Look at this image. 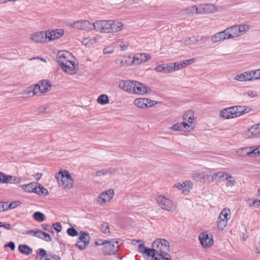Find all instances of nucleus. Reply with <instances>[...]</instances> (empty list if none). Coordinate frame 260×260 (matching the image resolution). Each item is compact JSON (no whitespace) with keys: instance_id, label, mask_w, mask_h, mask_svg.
<instances>
[{"instance_id":"nucleus-1","label":"nucleus","mask_w":260,"mask_h":260,"mask_svg":"<svg viewBox=\"0 0 260 260\" xmlns=\"http://www.w3.org/2000/svg\"><path fill=\"white\" fill-rule=\"evenodd\" d=\"M152 247L154 251H153V258L167 256L170 255L168 252L170 251V243L164 239H157L152 243Z\"/></svg>"},{"instance_id":"nucleus-2","label":"nucleus","mask_w":260,"mask_h":260,"mask_svg":"<svg viewBox=\"0 0 260 260\" xmlns=\"http://www.w3.org/2000/svg\"><path fill=\"white\" fill-rule=\"evenodd\" d=\"M59 186L64 189H69L73 187V179L68 171H60L55 175Z\"/></svg>"},{"instance_id":"nucleus-3","label":"nucleus","mask_w":260,"mask_h":260,"mask_svg":"<svg viewBox=\"0 0 260 260\" xmlns=\"http://www.w3.org/2000/svg\"><path fill=\"white\" fill-rule=\"evenodd\" d=\"M52 86L49 80H41L34 86V96H39L50 90Z\"/></svg>"},{"instance_id":"nucleus-4","label":"nucleus","mask_w":260,"mask_h":260,"mask_svg":"<svg viewBox=\"0 0 260 260\" xmlns=\"http://www.w3.org/2000/svg\"><path fill=\"white\" fill-rule=\"evenodd\" d=\"M157 203L161 209L165 210L171 211L175 210L176 205L174 202L164 196L160 195L156 200Z\"/></svg>"},{"instance_id":"nucleus-5","label":"nucleus","mask_w":260,"mask_h":260,"mask_svg":"<svg viewBox=\"0 0 260 260\" xmlns=\"http://www.w3.org/2000/svg\"><path fill=\"white\" fill-rule=\"evenodd\" d=\"M110 20H100L93 23V29L100 32L110 33Z\"/></svg>"},{"instance_id":"nucleus-6","label":"nucleus","mask_w":260,"mask_h":260,"mask_svg":"<svg viewBox=\"0 0 260 260\" xmlns=\"http://www.w3.org/2000/svg\"><path fill=\"white\" fill-rule=\"evenodd\" d=\"M90 237L89 234L84 232H81V235L78 238V240L75 244V246L79 249L83 250L89 244Z\"/></svg>"},{"instance_id":"nucleus-7","label":"nucleus","mask_w":260,"mask_h":260,"mask_svg":"<svg viewBox=\"0 0 260 260\" xmlns=\"http://www.w3.org/2000/svg\"><path fill=\"white\" fill-rule=\"evenodd\" d=\"M70 57L75 59L73 56H72V54L70 52L64 50L59 51L57 54L56 61L59 65H61V63H67L70 61H72L70 60Z\"/></svg>"},{"instance_id":"nucleus-8","label":"nucleus","mask_w":260,"mask_h":260,"mask_svg":"<svg viewBox=\"0 0 260 260\" xmlns=\"http://www.w3.org/2000/svg\"><path fill=\"white\" fill-rule=\"evenodd\" d=\"M134 104L139 108H144L153 106L156 102L146 98H138L135 100Z\"/></svg>"},{"instance_id":"nucleus-9","label":"nucleus","mask_w":260,"mask_h":260,"mask_svg":"<svg viewBox=\"0 0 260 260\" xmlns=\"http://www.w3.org/2000/svg\"><path fill=\"white\" fill-rule=\"evenodd\" d=\"M72 25L74 28L87 31L93 29V23H91L88 20H79L73 23Z\"/></svg>"},{"instance_id":"nucleus-10","label":"nucleus","mask_w":260,"mask_h":260,"mask_svg":"<svg viewBox=\"0 0 260 260\" xmlns=\"http://www.w3.org/2000/svg\"><path fill=\"white\" fill-rule=\"evenodd\" d=\"M135 81L121 80L119 83V87L122 90L133 93L135 91Z\"/></svg>"},{"instance_id":"nucleus-11","label":"nucleus","mask_w":260,"mask_h":260,"mask_svg":"<svg viewBox=\"0 0 260 260\" xmlns=\"http://www.w3.org/2000/svg\"><path fill=\"white\" fill-rule=\"evenodd\" d=\"M200 243L203 247H210L213 244V238H210L209 235L205 233H201L199 236Z\"/></svg>"},{"instance_id":"nucleus-12","label":"nucleus","mask_w":260,"mask_h":260,"mask_svg":"<svg viewBox=\"0 0 260 260\" xmlns=\"http://www.w3.org/2000/svg\"><path fill=\"white\" fill-rule=\"evenodd\" d=\"M109 242L107 244H105L103 248L104 254L108 255L116 254L118 252V246H117L116 247L113 243H111L110 241H109Z\"/></svg>"},{"instance_id":"nucleus-13","label":"nucleus","mask_w":260,"mask_h":260,"mask_svg":"<svg viewBox=\"0 0 260 260\" xmlns=\"http://www.w3.org/2000/svg\"><path fill=\"white\" fill-rule=\"evenodd\" d=\"M134 85H135V91L133 92V93L144 94L150 92L151 90L148 87L136 81H135Z\"/></svg>"},{"instance_id":"nucleus-14","label":"nucleus","mask_w":260,"mask_h":260,"mask_svg":"<svg viewBox=\"0 0 260 260\" xmlns=\"http://www.w3.org/2000/svg\"><path fill=\"white\" fill-rule=\"evenodd\" d=\"M34 236L47 242H51L52 240V237L49 234L37 229H34Z\"/></svg>"},{"instance_id":"nucleus-15","label":"nucleus","mask_w":260,"mask_h":260,"mask_svg":"<svg viewBox=\"0 0 260 260\" xmlns=\"http://www.w3.org/2000/svg\"><path fill=\"white\" fill-rule=\"evenodd\" d=\"M226 29H224V30L219 32L215 34L212 37V41L214 43H216L222 41H224L225 40L230 39L228 37V34L226 32Z\"/></svg>"},{"instance_id":"nucleus-16","label":"nucleus","mask_w":260,"mask_h":260,"mask_svg":"<svg viewBox=\"0 0 260 260\" xmlns=\"http://www.w3.org/2000/svg\"><path fill=\"white\" fill-rule=\"evenodd\" d=\"M233 109L235 108L234 112L235 116L236 117L240 116L244 114L249 113L251 111V109L250 107L247 106H233Z\"/></svg>"},{"instance_id":"nucleus-17","label":"nucleus","mask_w":260,"mask_h":260,"mask_svg":"<svg viewBox=\"0 0 260 260\" xmlns=\"http://www.w3.org/2000/svg\"><path fill=\"white\" fill-rule=\"evenodd\" d=\"M194 8L196 9V13L198 14L202 13L201 9H202L205 13H213L215 11V7L214 5L211 4H206L202 7H200V8L197 6H193V8L194 9Z\"/></svg>"},{"instance_id":"nucleus-18","label":"nucleus","mask_w":260,"mask_h":260,"mask_svg":"<svg viewBox=\"0 0 260 260\" xmlns=\"http://www.w3.org/2000/svg\"><path fill=\"white\" fill-rule=\"evenodd\" d=\"M234 109L233 107L227 108L223 109L220 113V115L225 119L233 118L236 117L235 116Z\"/></svg>"},{"instance_id":"nucleus-19","label":"nucleus","mask_w":260,"mask_h":260,"mask_svg":"<svg viewBox=\"0 0 260 260\" xmlns=\"http://www.w3.org/2000/svg\"><path fill=\"white\" fill-rule=\"evenodd\" d=\"M69 62L72 64V66L68 65L67 63H61V65L59 66L64 72L68 74H72V72L74 71H77L78 67L75 64L74 61H70Z\"/></svg>"},{"instance_id":"nucleus-20","label":"nucleus","mask_w":260,"mask_h":260,"mask_svg":"<svg viewBox=\"0 0 260 260\" xmlns=\"http://www.w3.org/2000/svg\"><path fill=\"white\" fill-rule=\"evenodd\" d=\"M135 63L139 64L145 62L150 58V55L145 53L136 54L134 56Z\"/></svg>"},{"instance_id":"nucleus-21","label":"nucleus","mask_w":260,"mask_h":260,"mask_svg":"<svg viewBox=\"0 0 260 260\" xmlns=\"http://www.w3.org/2000/svg\"><path fill=\"white\" fill-rule=\"evenodd\" d=\"M36 185L34 187V193H36L40 196H46L48 194V190L45 188L42 184L38 182H34Z\"/></svg>"},{"instance_id":"nucleus-22","label":"nucleus","mask_w":260,"mask_h":260,"mask_svg":"<svg viewBox=\"0 0 260 260\" xmlns=\"http://www.w3.org/2000/svg\"><path fill=\"white\" fill-rule=\"evenodd\" d=\"M138 248L140 252L143 253L144 255L148 257L151 256L152 258H153V251H154V249H153V248H150L145 247L143 243L140 244L138 246Z\"/></svg>"},{"instance_id":"nucleus-23","label":"nucleus","mask_w":260,"mask_h":260,"mask_svg":"<svg viewBox=\"0 0 260 260\" xmlns=\"http://www.w3.org/2000/svg\"><path fill=\"white\" fill-rule=\"evenodd\" d=\"M47 39V34L44 31L38 32L34 35V41L37 43H45Z\"/></svg>"},{"instance_id":"nucleus-24","label":"nucleus","mask_w":260,"mask_h":260,"mask_svg":"<svg viewBox=\"0 0 260 260\" xmlns=\"http://www.w3.org/2000/svg\"><path fill=\"white\" fill-rule=\"evenodd\" d=\"M110 33L116 32L122 29L123 24L121 22L110 20Z\"/></svg>"},{"instance_id":"nucleus-25","label":"nucleus","mask_w":260,"mask_h":260,"mask_svg":"<svg viewBox=\"0 0 260 260\" xmlns=\"http://www.w3.org/2000/svg\"><path fill=\"white\" fill-rule=\"evenodd\" d=\"M226 29V32L228 34V37L230 39L240 36L238 25L233 26L227 28Z\"/></svg>"},{"instance_id":"nucleus-26","label":"nucleus","mask_w":260,"mask_h":260,"mask_svg":"<svg viewBox=\"0 0 260 260\" xmlns=\"http://www.w3.org/2000/svg\"><path fill=\"white\" fill-rule=\"evenodd\" d=\"M235 79L239 81H251V72H246L235 76Z\"/></svg>"},{"instance_id":"nucleus-27","label":"nucleus","mask_w":260,"mask_h":260,"mask_svg":"<svg viewBox=\"0 0 260 260\" xmlns=\"http://www.w3.org/2000/svg\"><path fill=\"white\" fill-rule=\"evenodd\" d=\"M247 154H250V157H255L260 155V145L255 147H250L249 151Z\"/></svg>"},{"instance_id":"nucleus-28","label":"nucleus","mask_w":260,"mask_h":260,"mask_svg":"<svg viewBox=\"0 0 260 260\" xmlns=\"http://www.w3.org/2000/svg\"><path fill=\"white\" fill-rule=\"evenodd\" d=\"M231 214V211L230 209H228L227 208H224L220 213L219 215L218 218L219 219L221 220H224L225 221H228V219L230 218V217H229L230 216Z\"/></svg>"},{"instance_id":"nucleus-29","label":"nucleus","mask_w":260,"mask_h":260,"mask_svg":"<svg viewBox=\"0 0 260 260\" xmlns=\"http://www.w3.org/2000/svg\"><path fill=\"white\" fill-rule=\"evenodd\" d=\"M250 147H244L239 149L237 151V154L238 156L245 157L246 156H250V154H247L249 151Z\"/></svg>"},{"instance_id":"nucleus-30","label":"nucleus","mask_w":260,"mask_h":260,"mask_svg":"<svg viewBox=\"0 0 260 260\" xmlns=\"http://www.w3.org/2000/svg\"><path fill=\"white\" fill-rule=\"evenodd\" d=\"M18 249L21 253L26 255H28L32 252V249L26 245H20Z\"/></svg>"},{"instance_id":"nucleus-31","label":"nucleus","mask_w":260,"mask_h":260,"mask_svg":"<svg viewBox=\"0 0 260 260\" xmlns=\"http://www.w3.org/2000/svg\"><path fill=\"white\" fill-rule=\"evenodd\" d=\"M48 255L45 249L40 248L37 251L36 260H44Z\"/></svg>"},{"instance_id":"nucleus-32","label":"nucleus","mask_w":260,"mask_h":260,"mask_svg":"<svg viewBox=\"0 0 260 260\" xmlns=\"http://www.w3.org/2000/svg\"><path fill=\"white\" fill-rule=\"evenodd\" d=\"M34 219L39 222H41L45 220L46 216L43 213L37 211L34 213Z\"/></svg>"},{"instance_id":"nucleus-33","label":"nucleus","mask_w":260,"mask_h":260,"mask_svg":"<svg viewBox=\"0 0 260 260\" xmlns=\"http://www.w3.org/2000/svg\"><path fill=\"white\" fill-rule=\"evenodd\" d=\"M97 102L98 103L104 105L109 103V99L107 95L101 94L98 98Z\"/></svg>"},{"instance_id":"nucleus-34","label":"nucleus","mask_w":260,"mask_h":260,"mask_svg":"<svg viewBox=\"0 0 260 260\" xmlns=\"http://www.w3.org/2000/svg\"><path fill=\"white\" fill-rule=\"evenodd\" d=\"M12 176L6 175L4 173L0 172V183H8L12 179Z\"/></svg>"},{"instance_id":"nucleus-35","label":"nucleus","mask_w":260,"mask_h":260,"mask_svg":"<svg viewBox=\"0 0 260 260\" xmlns=\"http://www.w3.org/2000/svg\"><path fill=\"white\" fill-rule=\"evenodd\" d=\"M124 66H128L135 63L134 56L131 57V56H125L123 58Z\"/></svg>"},{"instance_id":"nucleus-36","label":"nucleus","mask_w":260,"mask_h":260,"mask_svg":"<svg viewBox=\"0 0 260 260\" xmlns=\"http://www.w3.org/2000/svg\"><path fill=\"white\" fill-rule=\"evenodd\" d=\"M107 201V197L105 196V194L102 192L101 193L96 199V202L98 204L103 205Z\"/></svg>"},{"instance_id":"nucleus-37","label":"nucleus","mask_w":260,"mask_h":260,"mask_svg":"<svg viewBox=\"0 0 260 260\" xmlns=\"http://www.w3.org/2000/svg\"><path fill=\"white\" fill-rule=\"evenodd\" d=\"M238 29H239V36H242L249 29V26L246 24L238 25Z\"/></svg>"},{"instance_id":"nucleus-38","label":"nucleus","mask_w":260,"mask_h":260,"mask_svg":"<svg viewBox=\"0 0 260 260\" xmlns=\"http://www.w3.org/2000/svg\"><path fill=\"white\" fill-rule=\"evenodd\" d=\"M205 176H206L205 174L204 173H196V174H193V175L192 176V177L193 178V179H195L197 181H202L204 179Z\"/></svg>"},{"instance_id":"nucleus-39","label":"nucleus","mask_w":260,"mask_h":260,"mask_svg":"<svg viewBox=\"0 0 260 260\" xmlns=\"http://www.w3.org/2000/svg\"><path fill=\"white\" fill-rule=\"evenodd\" d=\"M46 33L47 34V39H48L49 41L55 40V39L53 38V37L55 36V31L54 29L51 30H48V31H46Z\"/></svg>"},{"instance_id":"nucleus-40","label":"nucleus","mask_w":260,"mask_h":260,"mask_svg":"<svg viewBox=\"0 0 260 260\" xmlns=\"http://www.w3.org/2000/svg\"><path fill=\"white\" fill-rule=\"evenodd\" d=\"M228 221L224 220H221L218 218L217 227L219 229L222 230L226 226Z\"/></svg>"},{"instance_id":"nucleus-41","label":"nucleus","mask_w":260,"mask_h":260,"mask_svg":"<svg viewBox=\"0 0 260 260\" xmlns=\"http://www.w3.org/2000/svg\"><path fill=\"white\" fill-rule=\"evenodd\" d=\"M68 234L72 237H75L78 235V232L74 228H69L67 230Z\"/></svg>"},{"instance_id":"nucleus-42","label":"nucleus","mask_w":260,"mask_h":260,"mask_svg":"<svg viewBox=\"0 0 260 260\" xmlns=\"http://www.w3.org/2000/svg\"><path fill=\"white\" fill-rule=\"evenodd\" d=\"M103 193L108 198V201H110L113 198L114 192L113 189H110L103 192Z\"/></svg>"},{"instance_id":"nucleus-43","label":"nucleus","mask_w":260,"mask_h":260,"mask_svg":"<svg viewBox=\"0 0 260 260\" xmlns=\"http://www.w3.org/2000/svg\"><path fill=\"white\" fill-rule=\"evenodd\" d=\"M101 230L102 232L104 234L110 233L109 226L107 222H105L102 224Z\"/></svg>"},{"instance_id":"nucleus-44","label":"nucleus","mask_w":260,"mask_h":260,"mask_svg":"<svg viewBox=\"0 0 260 260\" xmlns=\"http://www.w3.org/2000/svg\"><path fill=\"white\" fill-rule=\"evenodd\" d=\"M21 187L28 192H32V182H30L27 184L23 185Z\"/></svg>"},{"instance_id":"nucleus-45","label":"nucleus","mask_w":260,"mask_h":260,"mask_svg":"<svg viewBox=\"0 0 260 260\" xmlns=\"http://www.w3.org/2000/svg\"><path fill=\"white\" fill-rule=\"evenodd\" d=\"M54 30L55 31V36L53 37V38L55 39V40L60 38L64 34V30L62 29H56Z\"/></svg>"},{"instance_id":"nucleus-46","label":"nucleus","mask_w":260,"mask_h":260,"mask_svg":"<svg viewBox=\"0 0 260 260\" xmlns=\"http://www.w3.org/2000/svg\"><path fill=\"white\" fill-rule=\"evenodd\" d=\"M250 72L251 80L253 79H258L260 78V70L255 71H251Z\"/></svg>"},{"instance_id":"nucleus-47","label":"nucleus","mask_w":260,"mask_h":260,"mask_svg":"<svg viewBox=\"0 0 260 260\" xmlns=\"http://www.w3.org/2000/svg\"><path fill=\"white\" fill-rule=\"evenodd\" d=\"M224 173H223L222 172H217V173H214L213 174V175L212 176L211 181H213L217 178V177H218L219 178H222L224 177Z\"/></svg>"},{"instance_id":"nucleus-48","label":"nucleus","mask_w":260,"mask_h":260,"mask_svg":"<svg viewBox=\"0 0 260 260\" xmlns=\"http://www.w3.org/2000/svg\"><path fill=\"white\" fill-rule=\"evenodd\" d=\"M44 260H60V258L55 254H48Z\"/></svg>"},{"instance_id":"nucleus-49","label":"nucleus","mask_w":260,"mask_h":260,"mask_svg":"<svg viewBox=\"0 0 260 260\" xmlns=\"http://www.w3.org/2000/svg\"><path fill=\"white\" fill-rule=\"evenodd\" d=\"M258 130V127H257V124L252 125L248 129V131L251 133L253 137H256V133Z\"/></svg>"},{"instance_id":"nucleus-50","label":"nucleus","mask_w":260,"mask_h":260,"mask_svg":"<svg viewBox=\"0 0 260 260\" xmlns=\"http://www.w3.org/2000/svg\"><path fill=\"white\" fill-rule=\"evenodd\" d=\"M196 60H197L196 58H191L189 59L183 60L181 62L184 67L186 66L187 65H189V64H190L194 62L195 61H196Z\"/></svg>"},{"instance_id":"nucleus-51","label":"nucleus","mask_w":260,"mask_h":260,"mask_svg":"<svg viewBox=\"0 0 260 260\" xmlns=\"http://www.w3.org/2000/svg\"><path fill=\"white\" fill-rule=\"evenodd\" d=\"M180 124H181V127L182 128V131H184L187 129L189 127H191V130L193 129V127H191V125H189L187 122L183 121L182 122H180Z\"/></svg>"},{"instance_id":"nucleus-52","label":"nucleus","mask_w":260,"mask_h":260,"mask_svg":"<svg viewBox=\"0 0 260 260\" xmlns=\"http://www.w3.org/2000/svg\"><path fill=\"white\" fill-rule=\"evenodd\" d=\"M197 41L195 37H191L188 38V40H185L184 42L185 45H189L191 44L195 43Z\"/></svg>"},{"instance_id":"nucleus-53","label":"nucleus","mask_w":260,"mask_h":260,"mask_svg":"<svg viewBox=\"0 0 260 260\" xmlns=\"http://www.w3.org/2000/svg\"><path fill=\"white\" fill-rule=\"evenodd\" d=\"M9 209L8 203L0 202V211H4Z\"/></svg>"},{"instance_id":"nucleus-54","label":"nucleus","mask_w":260,"mask_h":260,"mask_svg":"<svg viewBox=\"0 0 260 260\" xmlns=\"http://www.w3.org/2000/svg\"><path fill=\"white\" fill-rule=\"evenodd\" d=\"M53 229L57 232H60L62 230V226L60 222H56L52 224Z\"/></svg>"},{"instance_id":"nucleus-55","label":"nucleus","mask_w":260,"mask_h":260,"mask_svg":"<svg viewBox=\"0 0 260 260\" xmlns=\"http://www.w3.org/2000/svg\"><path fill=\"white\" fill-rule=\"evenodd\" d=\"M42 226L43 227L45 231H46L48 232L51 233L52 234H54V231L53 230L52 228H51L49 224H42Z\"/></svg>"},{"instance_id":"nucleus-56","label":"nucleus","mask_w":260,"mask_h":260,"mask_svg":"<svg viewBox=\"0 0 260 260\" xmlns=\"http://www.w3.org/2000/svg\"><path fill=\"white\" fill-rule=\"evenodd\" d=\"M109 242V241L107 240H103L101 239H98L96 241H95L94 244L96 246H100L107 244Z\"/></svg>"},{"instance_id":"nucleus-57","label":"nucleus","mask_w":260,"mask_h":260,"mask_svg":"<svg viewBox=\"0 0 260 260\" xmlns=\"http://www.w3.org/2000/svg\"><path fill=\"white\" fill-rule=\"evenodd\" d=\"M171 128L174 131H182L181 124H180V122L173 124Z\"/></svg>"},{"instance_id":"nucleus-58","label":"nucleus","mask_w":260,"mask_h":260,"mask_svg":"<svg viewBox=\"0 0 260 260\" xmlns=\"http://www.w3.org/2000/svg\"><path fill=\"white\" fill-rule=\"evenodd\" d=\"M172 66H173L174 70H175V71L181 69L184 67L181 62H180V63L175 62L173 63V65Z\"/></svg>"},{"instance_id":"nucleus-59","label":"nucleus","mask_w":260,"mask_h":260,"mask_svg":"<svg viewBox=\"0 0 260 260\" xmlns=\"http://www.w3.org/2000/svg\"><path fill=\"white\" fill-rule=\"evenodd\" d=\"M224 176H226V180L230 183H234L235 182L234 177L231 174L228 173H224Z\"/></svg>"},{"instance_id":"nucleus-60","label":"nucleus","mask_w":260,"mask_h":260,"mask_svg":"<svg viewBox=\"0 0 260 260\" xmlns=\"http://www.w3.org/2000/svg\"><path fill=\"white\" fill-rule=\"evenodd\" d=\"M4 247H10L12 250H14L15 248V245L13 242H9L5 244Z\"/></svg>"},{"instance_id":"nucleus-61","label":"nucleus","mask_w":260,"mask_h":260,"mask_svg":"<svg viewBox=\"0 0 260 260\" xmlns=\"http://www.w3.org/2000/svg\"><path fill=\"white\" fill-rule=\"evenodd\" d=\"M114 52V49L111 47H107L104 49L103 52L104 54H110Z\"/></svg>"},{"instance_id":"nucleus-62","label":"nucleus","mask_w":260,"mask_h":260,"mask_svg":"<svg viewBox=\"0 0 260 260\" xmlns=\"http://www.w3.org/2000/svg\"><path fill=\"white\" fill-rule=\"evenodd\" d=\"M19 203V201H15L11 203L10 204H8V208L9 209H14L16 207Z\"/></svg>"},{"instance_id":"nucleus-63","label":"nucleus","mask_w":260,"mask_h":260,"mask_svg":"<svg viewBox=\"0 0 260 260\" xmlns=\"http://www.w3.org/2000/svg\"><path fill=\"white\" fill-rule=\"evenodd\" d=\"M250 206H255L256 207H259L260 206V200H254L251 203L249 204Z\"/></svg>"},{"instance_id":"nucleus-64","label":"nucleus","mask_w":260,"mask_h":260,"mask_svg":"<svg viewBox=\"0 0 260 260\" xmlns=\"http://www.w3.org/2000/svg\"><path fill=\"white\" fill-rule=\"evenodd\" d=\"M151 260H171L170 257H166V256H162L156 257L151 259Z\"/></svg>"}]
</instances>
